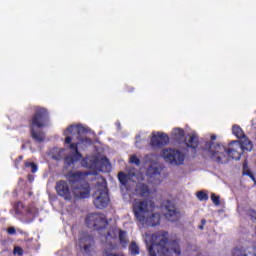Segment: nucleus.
I'll return each instance as SVG.
<instances>
[{
    "label": "nucleus",
    "mask_w": 256,
    "mask_h": 256,
    "mask_svg": "<svg viewBox=\"0 0 256 256\" xmlns=\"http://www.w3.org/2000/svg\"><path fill=\"white\" fill-rule=\"evenodd\" d=\"M83 133H85V128L81 125H71L64 130L65 145L70 151V155L65 158V164L73 165V167L81 165V167L91 169L93 174L97 173V171H109L111 164L100 153L90 154L79 162L81 159L79 149H85L88 145H91V139L83 136Z\"/></svg>",
    "instance_id": "1"
},
{
    "label": "nucleus",
    "mask_w": 256,
    "mask_h": 256,
    "mask_svg": "<svg viewBox=\"0 0 256 256\" xmlns=\"http://www.w3.org/2000/svg\"><path fill=\"white\" fill-rule=\"evenodd\" d=\"M146 163H150V167L147 170L146 178L142 174H136L135 170H130L127 174L120 172L118 179L121 184L122 191H131V187L136 185V194L151 195L155 193L157 185H161V169L157 167V161L159 157L157 155H147Z\"/></svg>",
    "instance_id": "2"
},
{
    "label": "nucleus",
    "mask_w": 256,
    "mask_h": 256,
    "mask_svg": "<svg viewBox=\"0 0 256 256\" xmlns=\"http://www.w3.org/2000/svg\"><path fill=\"white\" fill-rule=\"evenodd\" d=\"M89 173L82 172H70L66 175L69 183L72 185V189H69V184L61 180L56 184L57 194L65 199V201H71V199H87L91 195V189L89 184L85 182Z\"/></svg>",
    "instance_id": "3"
},
{
    "label": "nucleus",
    "mask_w": 256,
    "mask_h": 256,
    "mask_svg": "<svg viewBox=\"0 0 256 256\" xmlns=\"http://www.w3.org/2000/svg\"><path fill=\"white\" fill-rule=\"evenodd\" d=\"M144 241L150 256H181V247L178 241L169 243V233L160 231L152 236L146 234Z\"/></svg>",
    "instance_id": "4"
},
{
    "label": "nucleus",
    "mask_w": 256,
    "mask_h": 256,
    "mask_svg": "<svg viewBox=\"0 0 256 256\" xmlns=\"http://www.w3.org/2000/svg\"><path fill=\"white\" fill-rule=\"evenodd\" d=\"M155 203L151 200L136 201L133 205L134 215L141 225L155 227L159 225L161 216L157 212H153Z\"/></svg>",
    "instance_id": "5"
},
{
    "label": "nucleus",
    "mask_w": 256,
    "mask_h": 256,
    "mask_svg": "<svg viewBox=\"0 0 256 256\" xmlns=\"http://www.w3.org/2000/svg\"><path fill=\"white\" fill-rule=\"evenodd\" d=\"M49 112L45 108H36L35 114L30 119V131L32 138L41 143L45 141V134L37 129H43L45 126V119H47Z\"/></svg>",
    "instance_id": "6"
},
{
    "label": "nucleus",
    "mask_w": 256,
    "mask_h": 256,
    "mask_svg": "<svg viewBox=\"0 0 256 256\" xmlns=\"http://www.w3.org/2000/svg\"><path fill=\"white\" fill-rule=\"evenodd\" d=\"M97 189L94 193V205L97 209H103L109 205V194L107 193V181L105 178L98 176Z\"/></svg>",
    "instance_id": "7"
},
{
    "label": "nucleus",
    "mask_w": 256,
    "mask_h": 256,
    "mask_svg": "<svg viewBox=\"0 0 256 256\" xmlns=\"http://www.w3.org/2000/svg\"><path fill=\"white\" fill-rule=\"evenodd\" d=\"M172 138L177 143H184L189 149H197L199 147V136L195 132H191L185 139V131L181 128L172 130Z\"/></svg>",
    "instance_id": "8"
},
{
    "label": "nucleus",
    "mask_w": 256,
    "mask_h": 256,
    "mask_svg": "<svg viewBox=\"0 0 256 256\" xmlns=\"http://www.w3.org/2000/svg\"><path fill=\"white\" fill-rule=\"evenodd\" d=\"M206 149H208V154L214 161H217L218 163H227L229 161L227 147L222 144L207 142Z\"/></svg>",
    "instance_id": "9"
},
{
    "label": "nucleus",
    "mask_w": 256,
    "mask_h": 256,
    "mask_svg": "<svg viewBox=\"0 0 256 256\" xmlns=\"http://www.w3.org/2000/svg\"><path fill=\"white\" fill-rule=\"evenodd\" d=\"M161 157L170 165H183L185 163V154L175 149H164L161 152Z\"/></svg>",
    "instance_id": "10"
},
{
    "label": "nucleus",
    "mask_w": 256,
    "mask_h": 256,
    "mask_svg": "<svg viewBox=\"0 0 256 256\" xmlns=\"http://www.w3.org/2000/svg\"><path fill=\"white\" fill-rule=\"evenodd\" d=\"M86 225L90 228L103 229L107 226V219L103 214H90L86 217Z\"/></svg>",
    "instance_id": "11"
},
{
    "label": "nucleus",
    "mask_w": 256,
    "mask_h": 256,
    "mask_svg": "<svg viewBox=\"0 0 256 256\" xmlns=\"http://www.w3.org/2000/svg\"><path fill=\"white\" fill-rule=\"evenodd\" d=\"M228 153V161L229 159H234L235 161H239L241 159V155L243 154V150L241 148V143L239 141H232L226 147Z\"/></svg>",
    "instance_id": "12"
},
{
    "label": "nucleus",
    "mask_w": 256,
    "mask_h": 256,
    "mask_svg": "<svg viewBox=\"0 0 256 256\" xmlns=\"http://www.w3.org/2000/svg\"><path fill=\"white\" fill-rule=\"evenodd\" d=\"M169 143V136L163 132H153L150 140L152 147H161Z\"/></svg>",
    "instance_id": "13"
},
{
    "label": "nucleus",
    "mask_w": 256,
    "mask_h": 256,
    "mask_svg": "<svg viewBox=\"0 0 256 256\" xmlns=\"http://www.w3.org/2000/svg\"><path fill=\"white\" fill-rule=\"evenodd\" d=\"M117 235L119 236V240H120L122 247H127V240L125 239L127 233L125 231H122L119 229H115L112 232H109L106 237V241H109L110 239L117 237Z\"/></svg>",
    "instance_id": "14"
},
{
    "label": "nucleus",
    "mask_w": 256,
    "mask_h": 256,
    "mask_svg": "<svg viewBox=\"0 0 256 256\" xmlns=\"http://www.w3.org/2000/svg\"><path fill=\"white\" fill-rule=\"evenodd\" d=\"M165 217L168 221H177L181 219V212L175 206H166Z\"/></svg>",
    "instance_id": "15"
},
{
    "label": "nucleus",
    "mask_w": 256,
    "mask_h": 256,
    "mask_svg": "<svg viewBox=\"0 0 256 256\" xmlns=\"http://www.w3.org/2000/svg\"><path fill=\"white\" fill-rule=\"evenodd\" d=\"M89 241H91V238L87 236V234H83L78 240V246L80 247V249L84 248V251H89V246L87 245Z\"/></svg>",
    "instance_id": "16"
},
{
    "label": "nucleus",
    "mask_w": 256,
    "mask_h": 256,
    "mask_svg": "<svg viewBox=\"0 0 256 256\" xmlns=\"http://www.w3.org/2000/svg\"><path fill=\"white\" fill-rule=\"evenodd\" d=\"M239 143L241 145L242 151H253V142L247 139V137L244 136V138H242Z\"/></svg>",
    "instance_id": "17"
},
{
    "label": "nucleus",
    "mask_w": 256,
    "mask_h": 256,
    "mask_svg": "<svg viewBox=\"0 0 256 256\" xmlns=\"http://www.w3.org/2000/svg\"><path fill=\"white\" fill-rule=\"evenodd\" d=\"M52 159H56L59 161V159H62V157H65V150L61 148H54L51 151Z\"/></svg>",
    "instance_id": "18"
},
{
    "label": "nucleus",
    "mask_w": 256,
    "mask_h": 256,
    "mask_svg": "<svg viewBox=\"0 0 256 256\" xmlns=\"http://www.w3.org/2000/svg\"><path fill=\"white\" fill-rule=\"evenodd\" d=\"M232 133L237 137V139H243L245 137V134L243 133V129H241V126L239 125H233L232 127Z\"/></svg>",
    "instance_id": "19"
},
{
    "label": "nucleus",
    "mask_w": 256,
    "mask_h": 256,
    "mask_svg": "<svg viewBox=\"0 0 256 256\" xmlns=\"http://www.w3.org/2000/svg\"><path fill=\"white\" fill-rule=\"evenodd\" d=\"M243 175L251 177L252 181L256 183L255 176H253V173L251 172V169H249V165L247 164V162H244L243 164Z\"/></svg>",
    "instance_id": "20"
},
{
    "label": "nucleus",
    "mask_w": 256,
    "mask_h": 256,
    "mask_svg": "<svg viewBox=\"0 0 256 256\" xmlns=\"http://www.w3.org/2000/svg\"><path fill=\"white\" fill-rule=\"evenodd\" d=\"M196 197L198 201H209V195L205 191H198Z\"/></svg>",
    "instance_id": "21"
},
{
    "label": "nucleus",
    "mask_w": 256,
    "mask_h": 256,
    "mask_svg": "<svg viewBox=\"0 0 256 256\" xmlns=\"http://www.w3.org/2000/svg\"><path fill=\"white\" fill-rule=\"evenodd\" d=\"M232 256H247V252H245V248H234L232 251Z\"/></svg>",
    "instance_id": "22"
},
{
    "label": "nucleus",
    "mask_w": 256,
    "mask_h": 256,
    "mask_svg": "<svg viewBox=\"0 0 256 256\" xmlns=\"http://www.w3.org/2000/svg\"><path fill=\"white\" fill-rule=\"evenodd\" d=\"M25 167L30 169L31 173H37V165L33 162H26Z\"/></svg>",
    "instance_id": "23"
},
{
    "label": "nucleus",
    "mask_w": 256,
    "mask_h": 256,
    "mask_svg": "<svg viewBox=\"0 0 256 256\" xmlns=\"http://www.w3.org/2000/svg\"><path fill=\"white\" fill-rule=\"evenodd\" d=\"M210 199H211L212 203H214V205H217V206L221 205V199L215 193L211 194Z\"/></svg>",
    "instance_id": "24"
},
{
    "label": "nucleus",
    "mask_w": 256,
    "mask_h": 256,
    "mask_svg": "<svg viewBox=\"0 0 256 256\" xmlns=\"http://www.w3.org/2000/svg\"><path fill=\"white\" fill-rule=\"evenodd\" d=\"M130 252L132 255H139V246L135 242L131 243Z\"/></svg>",
    "instance_id": "25"
},
{
    "label": "nucleus",
    "mask_w": 256,
    "mask_h": 256,
    "mask_svg": "<svg viewBox=\"0 0 256 256\" xmlns=\"http://www.w3.org/2000/svg\"><path fill=\"white\" fill-rule=\"evenodd\" d=\"M130 163H132L133 165H137V167H139L141 165V160H139L137 155L134 154L130 156Z\"/></svg>",
    "instance_id": "26"
},
{
    "label": "nucleus",
    "mask_w": 256,
    "mask_h": 256,
    "mask_svg": "<svg viewBox=\"0 0 256 256\" xmlns=\"http://www.w3.org/2000/svg\"><path fill=\"white\" fill-rule=\"evenodd\" d=\"M14 255H23V249L19 246L14 247Z\"/></svg>",
    "instance_id": "27"
},
{
    "label": "nucleus",
    "mask_w": 256,
    "mask_h": 256,
    "mask_svg": "<svg viewBox=\"0 0 256 256\" xmlns=\"http://www.w3.org/2000/svg\"><path fill=\"white\" fill-rule=\"evenodd\" d=\"M249 215H250L252 221H256V212H255V210H250Z\"/></svg>",
    "instance_id": "28"
},
{
    "label": "nucleus",
    "mask_w": 256,
    "mask_h": 256,
    "mask_svg": "<svg viewBox=\"0 0 256 256\" xmlns=\"http://www.w3.org/2000/svg\"><path fill=\"white\" fill-rule=\"evenodd\" d=\"M8 233H9V235H14L15 228H13V227L8 228Z\"/></svg>",
    "instance_id": "29"
},
{
    "label": "nucleus",
    "mask_w": 256,
    "mask_h": 256,
    "mask_svg": "<svg viewBox=\"0 0 256 256\" xmlns=\"http://www.w3.org/2000/svg\"><path fill=\"white\" fill-rule=\"evenodd\" d=\"M217 139V136L215 134L211 135V141H215Z\"/></svg>",
    "instance_id": "30"
},
{
    "label": "nucleus",
    "mask_w": 256,
    "mask_h": 256,
    "mask_svg": "<svg viewBox=\"0 0 256 256\" xmlns=\"http://www.w3.org/2000/svg\"><path fill=\"white\" fill-rule=\"evenodd\" d=\"M205 223H206L205 220H202V225H205Z\"/></svg>",
    "instance_id": "31"
},
{
    "label": "nucleus",
    "mask_w": 256,
    "mask_h": 256,
    "mask_svg": "<svg viewBox=\"0 0 256 256\" xmlns=\"http://www.w3.org/2000/svg\"><path fill=\"white\" fill-rule=\"evenodd\" d=\"M199 229H203V224L201 226H199Z\"/></svg>",
    "instance_id": "32"
}]
</instances>
